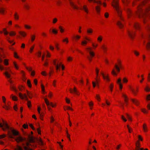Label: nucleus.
<instances>
[{"instance_id":"1","label":"nucleus","mask_w":150,"mask_h":150,"mask_svg":"<svg viewBox=\"0 0 150 150\" xmlns=\"http://www.w3.org/2000/svg\"><path fill=\"white\" fill-rule=\"evenodd\" d=\"M3 121V124L0 123V127L2 128L4 131L8 130V134L9 138L14 139L17 143L25 141V143H22L24 150H33L30 147L31 145L28 142H29L33 143L35 142V138L33 137L28 135V139L23 138L20 135L18 131L10 127L7 123L4 122V120Z\"/></svg>"},{"instance_id":"2","label":"nucleus","mask_w":150,"mask_h":150,"mask_svg":"<svg viewBox=\"0 0 150 150\" xmlns=\"http://www.w3.org/2000/svg\"><path fill=\"white\" fill-rule=\"evenodd\" d=\"M112 6L117 12L118 16L120 19V20L117 21V24L120 28H122L124 26L123 23L124 21L121 16V11L119 6L118 1L117 0H113L112 2Z\"/></svg>"},{"instance_id":"3","label":"nucleus","mask_w":150,"mask_h":150,"mask_svg":"<svg viewBox=\"0 0 150 150\" xmlns=\"http://www.w3.org/2000/svg\"><path fill=\"white\" fill-rule=\"evenodd\" d=\"M150 9V5L148 4L146 9L144 10L141 8L139 9V12L137 14L138 16L140 18H142L143 19L144 21V18L147 16L146 12Z\"/></svg>"},{"instance_id":"4","label":"nucleus","mask_w":150,"mask_h":150,"mask_svg":"<svg viewBox=\"0 0 150 150\" xmlns=\"http://www.w3.org/2000/svg\"><path fill=\"white\" fill-rule=\"evenodd\" d=\"M122 1L125 5H126L125 7V9L127 12L128 17H129L132 15V13L130 8L127 6V4L128 2V0H122Z\"/></svg>"},{"instance_id":"5","label":"nucleus","mask_w":150,"mask_h":150,"mask_svg":"<svg viewBox=\"0 0 150 150\" xmlns=\"http://www.w3.org/2000/svg\"><path fill=\"white\" fill-rule=\"evenodd\" d=\"M18 95L19 97L21 99H25L27 101V105L28 107L29 108H30L31 106V102L30 101L28 100V98L26 95L25 94L23 95L21 93H19L18 94Z\"/></svg>"},{"instance_id":"6","label":"nucleus","mask_w":150,"mask_h":150,"mask_svg":"<svg viewBox=\"0 0 150 150\" xmlns=\"http://www.w3.org/2000/svg\"><path fill=\"white\" fill-rule=\"evenodd\" d=\"M136 147L134 150H148L147 149H144L141 148V145L138 141H137L136 143Z\"/></svg>"},{"instance_id":"7","label":"nucleus","mask_w":150,"mask_h":150,"mask_svg":"<svg viewBox=\"0 0 150 150\" xmlns=\"http://www.w3.org/2000/svg\"><path fill=\"white\" fill-rule=\"evenodd\" d=\"M146 38L148 41L146 45V47L147 49H150V34H148L146 36Z\"/></svg>"},{"instance_id":"8","label":"nucleus","mask_w":150,"mask_h":150,"mask_svg":"<svg viewBox=\"0 0 150 150\" xmlns=\"http://www.w3.org/2000/svg\"><path fill=\"white\" fill-rule=\"evenodd\" d=\"M69 90L71 93H74L76 95H79V93L77 91L76 88L74 87L73 89L71 88H70Z\"/></svg>"},{"instance_id":"9","label":"nucleus","mask_w":150,"mask_h":150,"mask_svg":"<svg viewBox=\"0 0 150 150\" xmlns=\"http://www.w3.org/2000/svg\"><path fill=\"white\" fill-rule=\"evenodd\" d=\"M100 74L102 75L103 78L104 80H105L107 81H110V79L109 78L108 75H107V76H105L102 72H100Z\"/></svg>"},{"instance_id":"10","label":"nucleus","mask_w":150,"mask_h":150,"mask_svg":"<svg viewBox=\"0 0 150 150\" xmlns=\"http://www.w3.org/2000/svg\"><path fill=\"white\" fill-rule=\"evenodd\" d=\"M128 34L131 39H133L134 35V31H128Z\"/></svg>"},{"instance_id":"11","label":"nucleus","mask_w":150,"mask_h":150,"mask_svg":"<svg viewBox=\"0 0 150 150\" xmlns=\"http://www.w3.org/2000/svg\"><path fill=\"white\" fill-rule=\"evenodd\" d=\"M40 107H38V113L40 115V119L42 120H43L42 118L44 114L43 113H41L40 112Z\"/></svg>"},{"instance_id":"12","label":"nucleus","mask_w":150,"mask_h":150,"mask_svg":"<svg viewBox=\"0 0 150 150\" xmlns=\"http://www.w3.org/2000/svg\"><path fill=\"white\" fill-rule=\"evenodd\" d=\"M45 103H46V105L48 106V109L49 110H50L51 108L49 106V105H50L51 106L52 105H53V103H50L49 101L46 98L44 99Z\"/></svg>"},{"instance_id":"13","label":"nucleus","mask_w":150,"mask_h":150,"mask_svg":"<svg viewBox=\"0 0 150 150\" xmlns=\"http://www.w3.org/2000/svg\"><path fill=\"white\" fill-rule=\"evenodd\" d=\"M81 8H80L81 10H84L87 13H88V9L87 8V6L86 5H84L83 6H81Z\"/></svg>"},{"instance_id":"14","label":"nucleus","mask_w":150,"mask_h":150,"mask_svg":"<svg viewBox=\"0 0 150 150\" xmlns=\"http://www.w3.org/2000/svg\"><path fill=\"white\" fill-rule=\"evenodd\" d=\"M119 67H118L117 65L115 64V67L117 70V71L118 72H119L120 71V68H122V67L121 66V63H119Z\"/></svg>"},{"instance_id":"15","label":"nucleus","mask_w":150,"mask_h":150,"mask_svg":"<svg viewBox=\"0 0 150 150\" xmlns=\"http://www.w3.org/2000/svg\"><path fill=\"white\" fill-rule=\"evenodd\" d=\"M121 79L120 78L118 79L117 81V83L119 84L120 88V89H122V86L121 83Z\"/></svg>"},{"instance_id":"16","label":"nucleus","mask_w":150,"mask_h":150,"mask_svg":"<svg viewBox=\"0 0 150 150\" xmlns=\"http://www.w3.org/2000/svg\"><path fill=\"white\" fill-rule=\"evenodd\" d=\"M87 49L89 50V54H90V55L91 57H92L94 56V55H95L94 53L93 52L91 51V47L87 48Z\"/></svg>"},{"instance_id":"17","label":"nucleus","mask_w":150,"mask_h":150,"mask_svg":"<svg viewBox=\"0 0 150 150\" xmlns=\"http://www.w3.org/2000/svg\"><path fill=\"white\" fill-rule=\"evenodd\" d=\"M90 2L93 1L94 3H96L98 5H101L102 3L100 1H96V0H88Z\"/></svg>"},{"instance_id":"18","label":"nucleus","mask_w":150,"mask_h":150,"mask_svg":"<svg viewBox=\"0 0 150 150\" xmlns=\"http://www.w3.org/2000/svg\"><path fill=\"white\" fill-rule=\"evenodd\" d=\"M131 100L132 102L136 105L138 106V105L139 103L137 100L133 99H131Z\"/></svg>"},{"instance_id":"19","label":"nucleus","mask_w":150,"mask_h":150,"mask_svg":"<svg viewBox=\"0 0 150 150\" xmlns=\"http://www.w3.org/2000/svg\"><path fill=\"white\" fill-rule=\"evenodd\" d=\"M69 3L71 6L74 8L77 9H78V7L76 6L73 2L70 1Z\"/></svg>"},{"instance_id":"20","label":"nucleus","mask_w":150,"mask_h":150,"mask_svg":"<svg viewBox=\"0 0 150 150\" xmlns=\"http://www.w3.org/2000/svg\"><path fill=\"white\" fill-rule=\"evenodd\" d=\"M133 26L136 29H138L139 28V24L137 23H135L133 24Z\"/></svg>"},{"instance_id":"21","label":"nucleus","mask_w":150,"mask_h":150,"mask_svg":"<svg viewBox=\"0 0 150 150\" xmlns=\"http://www.w3.org/2000/svg\"><path fill=\"white\" fill-rule=\"evenodd\" d=\"M4 74L7 77V78H10L11 77V75L9 74L8 71H6Z\"/></svg>"},{"instance_id":"22","label":"nucleus","mask_w":150,"mask_h":150,"mask_svg":"<svg viewBox=\"0 0 150 150\" xmlns=\"http://www.w3.org/2000/svg\"><path fill=\"white\" fill-rule=\"evenodd\" d=\"M26 69L29 71H31V74L32 76H34L35 75L34 71H32L31 68H29L27 67H26Z\"/></svg>"},{"instance_id":"23","label":"nucleus","mask_w":150,"mask_h":150,"mask_svg":"<svg viewBox=\"0 0 150 150\" xmlns=\"http://www.w3.org/2000/svg\"><path fill=\"white\" fill-rule=\"evenodd\" d=\"M122 96L124 98V101L125 102H127V100H128V99L127 96L125 94H122Z\"/></svg>"},{"instance_id":"24","label":"nucleus","mask_w":150,"mask_h":150,"mask_svg":"<svg viewBox=\"0 0 150 150\" xmlns=\"http://www.w3.org/2000/svg\"><path fill=\"white\" fill-rule=\"evenodd\" d=\"M19 33L23 37H25L26 35V33L24 31H19Z\"/></svg>"},{"instance_id":"25","label":"nucleus","mask_w":150,"mask_h":150,"mask_svg":"<svg viewBox=\"0 0 150 150\" xmlns=\"http://www.w3.org/2000/svg\"><path fill=\"white\" fill-rule=\"evenodd\" d=\"M96 10L98 13H99L100 12V7L99 6H96Z\"/></svg>"},{"instance_id":"26","label":"nucleus","mask_w":150,"mask_h":150,"mask_svg":"<svg viewBox=\"0 0 150 150\" xmlns=\"http://www.w3.org/2000/svg\"><path fill=\"white\" fill-rule=\"evenodd\" d=\"M11 98H12V99L14 101H17L18 100L17 97L13 96L12 94L11 95Z\"/></svg>"},{"instance_id":"27","label":"nucleus","mask_w":150,"mask_h":150,"mask_svg":"<svg viewBox=\"0 0 150 150\" xmlns=\"http://www.w3.org/2000/svg\"><path fill=\"white\" fill-rule=\"evenodd\" d=\"M27 84L29 87L31 88V84L30 82V81L29 80H27Z\"/></svg>"},{"instance_id":"28","label":"nucleus","mask_w":150,"mask_h":150,"mask_svg":"<svg viewBox=\"0 0 150 150\" xmlns=\"http://www.w3.org/2000/svg\"><path fill=\"white\" fill-rule=\"evenodd\" d=\"M10 88H11V89H12L13 90H14L16 92H17V90L16 89V88L15 87L13 86V85H11L10 86Z\"/></svg>"},{"instance_id":"29","label":"nucleus","mask_w":150,"mask_h":150,"mask_svg":"<svg viewBox=\"0 0 150 150\" xmlns=\"http://www.w3.org/2000/svg\"><path fill=\"white\" fill-rule=\"evenodd\" d=\"M15 150H23L22 148L19 146H18L15 149Z\"/></svg>"},{"instance_id":"30","label":"nucleus","mask_w":150,"mask_h":150,"mask_svg":"<svg viewBox=\"0 0 150 150\" xmlns=\"http://www.w3.org/2000/svg\"><path fill=\"white\" fill-rule=\"evenodd\" d=\"M4 63L5 65H8V60L7 59H5L4 61Z\"/></svg>"},{"instance_id":"31","label":"nucleus","mask_w":150,"mask_h":150,"mask_svg":"<svg viewBox=\"0 0 150 150\" xmlns=\"http://www.w3.org/2000/svg\"><path fill=\"white\" fill-rule=\"evenodd\" d=\"M102 48L103 49L104 52H105L107 50V48L105 45H103L102 46Z\"/></svg>"},{"instance_id":"32","label":"nucleus","mask_w":150,"mask_h":150,"mask_svg":"<svg viewBox=\"0 0 150 150\" xmlns=\"http://www.w3.org/2000/svg\"><path fill=\"white\" fill-rule=\"evenodd\" d=\"M55 66L56 68V69L57 71L59 69V67H61V64H59L56 65Z\"/></svg>"},{"instance_id":"33","label":"nucleus","mask_w":150,"mask_h":150,"mask_svg":"<svg viewBox=\"0 0 150 150\" xmlns=\"http://www.w3.org/2000/svg\"><path fill=\"white\" fill-rule=\"evenodd\" d=\"M14 16L16 20H18V19L19 17L18 16V15L17 13H16L14 15Z\"/></svg>"},{"instance_id":"34","label":"nucleus","mask_w":150,"mask_h":150,"mask_svg":"<svg viewBox=\"0 0 150 150\" xmlns=\"http://www.w3.org/2000/svg\"><path fill=\"white\" fill-rule=\"evenodd\" d=\"M100 42H101L102 40V36H100L98 37L97 39Z\"/></svg>"},{"instance_id":"35","label":"nucleus","mask_w":150,"mask_h":150,"mask_svg":"<svg viewBox=\"0 0 150 150\" xmlns=\"http://www.w3.org/2000/svg\"><path fill=\"white\" fill-rule=\"evenodd\" d=\"M35 38V35H31V40L32 42H33Z\"/></svg>"},{"instance_id":"36","label":"nucleus","mask_w":150,"mask_h":150,"mask_svg":"<svg viewBox=\"0 0 150 150\" xmlns=\"http://www.w3.org/2000/svg\"><path fill=\"white\" fill-rule=\"evenodd\" d=\"M113 86V84H111L109 86L110 90L111 92L112 91Z\"/></svg>"},{"instance_id":"37","label":"nucleus","mask_w":150,"mask_h":150,"mask_svg":"<svg viewBox=\"0 0 150 150\" xmlns=\"http://www.w3.org/2000/svg\"><path fill=\"white\" fill-rule=\"evenodd\" d=\"M27 93L28 94V95L29 97L30 98H32V94L31 93H29L28 91H27Z\"/></svg>"},{"instance_id":"38","label":"nucleus","mask_w":150,"mask_h":150,"mask_svg":"<svg viewBox=\"0 0 150 150\" xmlns=\"http://www.w3.org/2000/svg\"><path fill=\"white\" fill-rule=\"evenodd\" d=\"M111 73L112 74L115 75V76H117V73H116V72H115V70L114 69H113L112 71V72H111Z\"/></svg>"},{"instance_id":"39","label":"nucleus","mask_w":150,"mask_h":150,"mask_svg":"<svg viewBox=\"0 0 150 150\" xmlns=\"http://www.w3.org/2000/svg\"><path fill=\"white\" fill-rule=\"evenodd\" d=\"M14 56L16 58L18 59L19 58V56L18 55L17 53L16 52H14Z\"/></svg>"},{"instance_id":"40","label":"nucleus","mask_w":150,"mask_h":150,"mask_svg":"<svg viewBox=\"0 0 150 150\" xmlns=\"http://www.w3.org/2000/svg\"><path fill=\"white\" fill-rule=\"evenodd\" d=\"M13 64L15 68L17 69H18V66H17V64L16 63V62H13Z\"/></svg>"},{"instance_id":"41","label":"nucleus","mask_w":150,"mask_h":150,"mask_svg":"<svg viewBox=\"0 0 150 150\" xmlns=\"http://www.w3.org/2000/svg\"><path fill=\"white\" fill-rule=\"evenodd\" d=\"M9 34L10 36L15 35L16 34V33L13 31H11Z\"/></svg>"},{"instance_id":"42","label":"nucleus","mask_w":150,"mask_h":150,"mask_svg":"<svg viewBox=\"0 0 150 150\" xmlns=\"http://www.w3.org/2000/svg\"><path fill=\"white\" fill-rule=\"evenodd\" d=\"M145 90L147 92H149L150 91V88L148 86H146L145 88Z\"/></svg>"},{"instance_id":"43","label":"nucleus","mask_w":150,"mask_h":150,"mask_svg":"<svg viewBox=\"0 0 150 150\" xmlns=\"http://www.w3.org/2000/svg\"><path fill=\"white\" fill-rule=\"evenodd\" d=\"M59 28L60 29V31L61 33H62V32H63L64 31V30L62 28V26H59Z\"/></svg>"},{"instance_id":"44","label":"nucleus","mask_w":150,"mask_h":150,"mask_svg":"<svg viewBox=\"0 0 150 150\" xmlns=\"http://www.w3.org/2000/svg\"><path fill=\"white\" fill-rule=\"evenodd\" d=\"M93 32L92 30L91 29H89L87 30V32L88 33H91Z\"/></svg>"},{"instance_id":"45","label":"nucleus","mask_w":150,"mask_h":150,"mask_svg":"<svg viewBox=\"0 0 150 150\" xmlns=\"http://www.w3.org/2000/svg\"><path fill=\"white\" fill-rule=\"evenodd\" d=\"M6 137V135L5 134H3L1 135H0V139H1L4 138Z\"/></svg>"},{"instance_id":"46","label":"nucleus","mask_w":150,"mask_h":150,"mask_svg":"<svg viewBox=\"0 0 150 150\" xmlns=\"http://www.w3.org/2000/svg\"><path fill=\"white\" fill-rule=\"evenodd\" d=\"M87 42L86 41H83L81 42V44L83 45H84L87 44Z\"/></svg>"},{"instance_id":"47","label":"nucleus","mask_w":150,"mask_h":150,"mask_svg":"<svg viewBox=\"0 0 150 150\" xmlns=\"http://www.w3.org/2000/svg\"><path fill=\"white\" fill-rule=\"evenodd\" d=\"M57 18H55L53 19V23H55L57 21Z\"/></svg>"},{"instance_id":"48","label":"nucleus","mask_w":150,"mask_h":150,"mask_svg":"<svg viewBox=\"0 0 150 150\" xmlns=\"http://www.w3.org/2000/svg\"><path fill=\"white\" fill-rule=\"evenodd\" d=\"M36 139L38 141L42 144H43V143L41 139H38V138H36Z\"/></svg>"},{"instance_id":"49","label":"nucleus","mask_w":150,"mask_h":150,"mask_svg":"<svg viewBox=\"0 0 150 150\" xmlns=\"http://www.w3.org/2000/svg\"><path fill=\"white\" fill-rule=\"evenodd\" d=\"M23 127L24 129L27 128H28V125H26L25 124H24L23 125Z\"/></svg>"},{"instance_id":"50","label":"nucleus","mask_w":150,"mask_h":150,"mask_svg":"<svg viewBox=\"0 0 150 150\" xmlns=\"http://www.w3.org/2000/svg\"><path fill=\"white\" fill-rule=\"evenodd\" d=\"M126 115H127V117L129 120L130 121H131L132 120H131V118L129 116V115L127 113H126Z\"/></svg>"},{"instance_id":"51","label":"nucleus","mask_w":150,"mask_h":150,"mask_svg":"<svg viewBox=\"0 0 150 150\" xmlns=\"http://www.w3.org/2000/svg\"><path fill=\"white\" fill-rule=\"evenodd\" d=\"M56 59H54V60L53 61V63H54V64L55 66H56V65H57L59 64H58V63H57H57H56Z\"/></svg>"},{"instance_id":"52","label":"nucleus","mask_w":150,"mask_h":150,"mask_svg":"<svg viewBox=\"0 0 150 150\" xmlns=\"http://www.w3.org/2000/svg\"><path fill=\"white\" fill-rule=\"evenodd\" d=\"M52 32L53 33H54L55 34H56L57 33V30L54 29H53L52 30Z\"/></svg>"},{"instance_id":"53","label":"nucleus","mask_w":150,"mask_h":150,"mask_svg":"<svg viewBox=\"0 0 150 150\" xmlns=\"http://www.w3.org/2000/svg\"><path fill=\"white\" fill-rule=\"evenodd\" d=\"M123 81L124 83H127L128 81L127 80L126 78H124L123 79Z\"/></svg>"},{"instance_id":"54","label":"nucleus","mask_w":150,"mask_h":150,"mask_svg":"<svg viewBox=\"0 0 150 150\" xmlns=\"http://www.w3.org/2000/svg\"><path fill=\"white\" fill-rule=\"evenodd\" d=\"M96 76L97 77L98 76V73H99V70L98 69L96 68Z\"/></svg>"},{"instance_id":"55","label":"nucleus","mask_w":150,"mask_h":150,"mask_svg":"<svg viewBox=\"0 0 150 150\" xmlns=\"http://www.w3.org/2000/svg\"><path fill=\"white\" fill-rule=\"evenodd\" d=\"M96 79V84H97V86H98V82H99V79Z\"/></svg>"},{"instance_id":"56","label":"nucleus","mask_w":150,"mask_h":150,"mask_svg":"<svg viewBox=\"0 0 150 150\" xmlns=\"http://www.w3.org/2000/svg\"><path fill=\"white\" fill-rule=\"evenodd\" d=\"M146 99L148 100H150V94L148 95L146 97Z\"/></svg>"},{"instance_id":"57","label":"nucleus","mask_w":150,"mask_h":150,"mask_svg":"<svg viewBox=\"0 0 150 150\" xmlns=\"http://www.w3.org/2000/svg\"><path fill=\"white\" fill-rule=\"evenodd\" d=\"M3 107L6 110H8L9 108L8 106L6 105H5L4 106H3Z\"/></svg>"},{"instance_id":"58","label":"nucleus","mask_w":150,"mask_h":150,"mask_svg":"<svg viewBox=\"0 0 150 150\" xmlns=\"http://www.w3.org/2000/svg\"><path fill=\"white\" fill-rule=\"evenodd\" d=\"M41 88H42V91L43 92H45V88H44V86L42 84L41 85Z\"/></svg>"},{"instance_id":"59","label":"nucleus","mask_w":150,"mask_h":150,"mask_svg":"<svg viewBox=\"0 0 150 150\" xmlns=\"http://www.w3.org/2000/svg\"><path fill=\"white\" fill-rule=\"evenodd\" d=\"M121 118L124 121L126 122L127 121V120L124 117L123 115H122Z\"/></svg>"},{"instance_id":"60","label":"nucleus","mask_w":150,"mask_h":150,"mask_svg":"<svg viewBox=\"0 0 150 150\" xmlns=\"http://www.w3.org/2000/svg\"><path fill=\"white\" fill-rule=\"evenodd\" d=\"M24 26H25V27L27 29H29L31 28V27L30 26L28 25H25Z\"/></svg>"},{"instance_id":"61","label":"nucleus","mask_w":150,"mask_h":150,"mask_svg":"<svg viewBox=\"0 0 150 150\" xmlns=\"http://www.w3.org/2000/svg\"><path fill=\"white\" fill-rule=\"evenodd\" d=\"M63 41L64 42H66L67 43H68V38H66L64 39L63 40Z\"/></svg>"},{"instance_id":"62","label":"nucleus","mask_w":150,"mask_h":150,"mask_svg":"<svg viewBox=\"0 0 150 150\" xmlns=\"http://www.w3.org/2000/svg\"><path fill=\"white\" fill-rule=\"evenodd\" d=\"M142 111L144 113H147V112L146 110L144 109H141Z\"/></svg>"},{"instance_id":"63","label":"nucleus","mask_w":150,"mask_h":150,"mask_svg":"<svg viewBox=\"0 0 150 150\" xmlns=\"http://www.w3.org/2000/svg\"><path fill=\"white\" fill-rule=\"evenodd\" d=\"M131 90L132 91V92L134 94V95H136V94L137 92L134 91V90L131 88Z\"/></svg>"},{"instance_id":"64","label":"nucleus","mask_w":150,"mask_h":150,"mask_svg":"<svg viewBox=\"0 0 150 150\" xmlns=\"http://www.w3.org/2000/svg\"><path fill=\"white\" fill-rule=\"evenodd\" d=\"M2 99H3V102L4 103H6V98H5V97L4 96H2Z\"/></svg>"}]
</instances>
